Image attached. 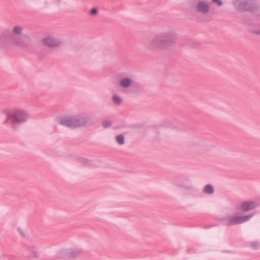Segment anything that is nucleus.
Masks as SVG:
<instances>
[{
    "mask_svg": "<svg viewBox=\"0 0 260 260\" xmlns=\"http://www.w3.org/2000/svg\"><path fill=\"white\" fill-rule=\"evenodd\" d=\"M23 29L22 26L16 25L11 31L6 30L0 34V47L10 49L14 46L20 48L29 46L31 40L27 36L22 35Z\"/></svg>",
    "mask_w": 260,
    "mask_h": 260,
    "instance_id": "1",
    "label": "nucleus"
},
{
    "mask_svg": "<svg viewBox=\"0 0 260 260\" xmlns=\"http://www.w3.org/2000/svg\"><path fill=\"white\" fill-rule=\"evenodd\" d=\"M178 39L176 30L168 29L156 34L147 44L148 49L157 51L173 46Z\"/></svg>",
    "mask_w": 260,
    "mask_h": 260,
    "instance_id": "2",
    "label": "nucleus"
},
{
    "mask_svg": "<svg viewBox=\"0 0 260 260\" xmlns=\"http://www.w3.org/2000/svg\"><path fill=\"white\" fill-rule=\"evenodd\" d=\"M56 120L59 124L72 129L89 126L94 123L91 115L86 113L60 116Z\"/></svg>",
    "mask_w": 260,
    "mask_h": 260,
    "instance_id": "3",
    "label": "nucleus"
},
{
    "mask_svg": "<svg viewBox=\"0 0 260 260\" xmlns=\"http://www.w3.org/2000/svg\"><path fill=\"white\" fill-rule=\"evenodd\" d=\"M4 113L6 117L5 123L9 121L11 123V127L14 130L17 129L18 125L26 122L29 116L26 110L20 108L5 110Z\"/></svg>",
    "mask_w": 260,
    "mask_h": 260,
    "instance_id": "4",
    "label": "nucleus"
},
{
    "mask_svg": "<svg viewBox=\"0 0 260 260\" xmlns=\"http://www.w3.org/2000/svg\"><path fill=\"white\" fill-rule=\"evenodd\" d=\"M233 5L235 10L256 13L260 10V5L254 0H233Z\"/></svg>",
    "mask_w": 260,
    "mask_h": 260,
    "instance_id": "5",
    "label": "nucleus"
},
{
    "mask_svg": "<svg viewBox=\"0 0 260 260\" xmlns=\"http://www.w3.org/2000/svg\"><path fill=\"white\" fill-rule=\"evenodd\" d=\"M253 215L254 214L243 216L227 215L221 218V221L226 225H236L249 220Z\"/></svg>",
    "mask_w": 260,
    "mask_h": 260,
    "instance_id": "6",
    "label": "nucleus"
},
{
    "mask_svg": "<svg viewBox=\"0 0 260 260\" xmlns=\"http://www.w3.org/2000/svg\"><path fill=\"white\" fill-rule=\"evenodd\" d=\"M195 11L201 15H207L211 9L210 2L208 0H198L194 6Z\"/></svg>",
    "mask_w": 260,
    "mask_h": 260,
    "instance_id": "7",
    "label": "nucleus"
},
{
    "mask_svg": "<svg viewBox=\"0 0 260 260\" xmlns=\"http://www.w3.org/2000/svg\"><path fill=\"white\" fill-rule=\"evenodd\" d=\"M134 83V79L132 76L122 77L119 81V86L125 93L130 92L132 91Z\"/></svg>",
    "mask_w": 260,
    "mask_h": 260,
    "instance_id": "8",
    "label": "nucleus"
},
{
    "mask_svg": "<svg viewBox=\"0 0 260 260\" xmlns=\"http://www.w3.org/2000/svg\"><path fill=\"white\" fill-rule=\"evenodd\" d=\"M24 251L30 257L38 258L40 257V252L36 246L31 243H25L23 246Z\"/></svg>",
    "mask_w": 260,
    "mask_h": 260,
    "instance_id": "9",
    "label": "nucleus"
},
{
    "mask_svg": "<svg viewBox=\"0 0 260 260\" xmlns=\"http://www.w3.org/2000/svg\"><path fill=\"white\" fill-rule=\"evenodd\" d=\"M42 42L44 45L49 48H54L60 44V41L59 40L50 37L44 38Z\"/></svg>",
    "mask_w": 260,
    "mask_h": 260,
    "instance_id": "10",
    "label": "nucleus"
},
{
    "mask_svg": "<svg viewBox=\"0 0 260 260\" xmlns=\"http://www.w3.org/2000/svg\"><path fill=\"white\" fill-rule=\"evenodd\" d=\"M257 207V204L254 201H246L242 203L240 209L244 212L252 210Z\"/></svg>",
    "mask_w": 260,
    "mask_h": 260,
    "instance_id": "11",
    "label": "nucleus"
},
{
    "mask_svg": "<svg viewBox=\"0 0 260 260\" xmlns=\"http://www.w3.org/2000/svg\"><path fill=\"white\" fill-rule=\"evenodd\" d=\"M83 250L81 248H71L68 249V258H75L79 257L82 255Z\"/></svg>",
    "mask_w": 260,
    "mask_h": 260,
    "instance_id": "12",
    "label": "nucleus"
},
{
    "mask_svg": "<svg viewBox=\"0 0 260 260\" xmlns=\"http://www.w3.org/2000/svg\"><path fill=\"white\" fill-rule=\"evenodd\" d=\"M54 257L55 258H68V249H62L58 250L55 253Z\"/></svg>",
    "mask_w": 260,
    "mask_h": 260,
    "instance_id": "13",
    "label": "nucleus"
},
{
    "mask_svg": "<svg viewBox=\"0 0 260 260\" xmlns=\"http://www.w3.org/2000/svg\"><path fill=\"white\" fill-rule=\"evenodd\" d=\"M203 191L207 194H212L214 192V189L213 186L211 184H207L206 185L204 188Z\"/></svg>",
    "mask_w": 260,
    "mask_h": 260,
    "instance_id": "14",
    "label": "nucleus"
},
{
    "mask_svg": "<svg viewBox=\"0 0 260 260\" xmlns=\"http://www.w3.org/2000/svg\"><path fill=\"white\" fill-rule=\"evenodd\" d=\"M115 139L117 143L119 145H123L125 143L124 136L122 134L116 136Z\"/></svg>",
    "mask_w": 260,
    "mask_h": 260,
    "instance_id": "15",
    "label": "nucleus"
},
{
    "mask_svg": "<svg viewBox=\"0 0 260 260\" xmlns=\"http://www.w3.org/2000/svg\"><path fill=\"white\" fill-rule=\"evenodd\" d=\"M79 162L81 165L85 166H90L91 165V162L88 159L85 158H80L79 159Z\"/></svg>",
    "mask_w": 260,
    "mask_h": 260,
    "instance_id": "16",
    "label": "nucleus"
},
{
    "mask_svg": "<svg viewBox=\"0 0 260 260\" xmlns=\"http://www.w3.org/2000/svg\"><path fill=\"white\" fill-rule=\"evenodd\" d=\"M112 100L113 102L117 105H119L122 102L121 98L116 94L113 96Z\"/></svg>",
    "mask_w": 260,
    "mask_h": 260,
    "instance_id": "17",
    "label": "nucleus"
},
{
    "mask_svg": "<svg viewBox=\"0 0 260 260\" xmlns=\"http://www.w3.org/2000/svg\"><path fill=\"white\" fill-rule=\"evenodd\" d=\"M250 246L252 249H257L260 247V243L257 241L252 242L250 243Z\"/></svg>",
    "mask_w": 260,
    "mask_h": 260,
    "instance_id": "18",
    "label": "nucleus"
},
{
    "mask_svg": "<svg viewBox=\"0 0 260 260\" xmlns=\"http://www.w3.org/2000/svg\"><path fill=\"white\" fill-rule=\"evenodd\" d=\"M102 125L105 128L110 127L112 125V122L110 120H104L102 122Z\"/></svg>",
    "mask_w": 260,
    "mask_h": 260,
    "instance_id": "19",
    "label": "nucleus"
},
{
    "mask_svg": "<svg viewBox=\"0 0 260 260\" xmlns=\"http://www.w3.org/2000/svg\"><path fill=\"white\" fill-rule=\"evenodd\" d=\"M89 13H90V14L91 15H95L98 14V10L96 8H93L90 10Z\"/></svg>",
    "mask_w": 260,
    "mask_h": 260,
    "instance_id": "20",
    "label": "nucleus"
},
{
    "mask_svg": "<svg viewBox=\"0 0 260 260\" xmlns=\"http://www.w3.org/2000/svg\"><path fill=\"white\" fill-rule=\"evenodd\" d=\"M213 3L216 4L218 6L222 5V2L221 0H212Z\"/></svg>",
    "mask_w": 260,
    "mask_h": 260,
    "instance_id": "21",
    "label": "nucleus"
},
{
    "mask_svg": "<svg viewBox=\"0 0 260 260\" xmlns=\"http://www.w3.org/2000/svg\"><path fill=\"white\" fill-rule=\"evenodd\" d=\"M17 230L22 237H24L25 236V233L22 229L20 228H17Z\"/></svg>",
    "mask_w": 260,
    "mask_h": 260,
    "instance_id": "22",
    "label": "nucleus"
},
{
    "mask_svg": "<svg viewBox=\"0 0 260 260\" xmlns=\"http://www.w3.org/2000/svg\"><path fill=\"white\" fill-rule=\"evenodd\" d=\"M253 32L255 34H257V35H260V29L259 30H255V31H254Z\"/></svg>",
    "mask_w": 260,
    "mask_h": 260,
    "instance_id": "23",
    "label": "nucleus"
},
{
    "mask_svg": "<svg viewBox=\"0 0 260 260\" xmlns=\"http://www.w3.org/2000/svg\"><path fill=\"white\" fill-rule=\"evenodd\" d=\"M212 226L211 225H207L206 226H204V228L205 229H209L210 228H211Z\"/></svg>",
    "mask_w": 260,
    "mask_h": 260,
    "instance_id": "24",
    "label": "nucleus"
},
{
    "mask_svg": "<svg viewBox=\"0 0 260 260\" xmlns=\"http://www.w3.org/2000/svg\"><path fill=\"white\" fill-rule=\"evenodd\" d=\"M257 20H258L259 23H260V14L258 16H257Z\"/></svg>",
    "mask_w": 260,
    "mask_h": 260,
    "instance_id": "25",
    "label": "nucleus"
}]
</instances>
